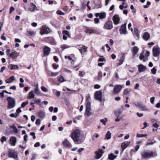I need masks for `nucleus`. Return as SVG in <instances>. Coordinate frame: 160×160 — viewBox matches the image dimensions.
Segmentation results:
<instances>
[{
  "mask_svg": "<svg viewBox=\"0 0 160 160\" xmlns=\"http://www.w3.org/2000/svg\"><path fill=\"white\" fill-rule=\"evenodd\" d=\"M71 137L75 142H82L85 138L84 135L81 134V132L79 129H76L70 134Z\"/></svg>",
  "mask_w": 160,
  "mask_h": 160,
  "instance_id": "obj_1",
  "label": "nucleus"
},
{
  "mask_svg": "<svg viewBox=\"0 0 160 160\" xmlns=\"http://www.w3.org/2000/svg\"><path fill=\"white\" fill-rule=\"evenodd\" d=\"M141 155L143 158H147L153 156H157L156 152H154L152 151H144L141 153Z\"/></svg>",
  "mask_w": 160,
  "mask_h": 160,
  "instance_id": "obj_2",
  "label": "nucleus"
},
{
  "mask_svg": "<svg viewBox=\"0 0 160 160\" xmlns=\"http://www.w3.org/2000/svg\"><path fill=\"white\" fill-rule=\"evenodd\" d=\"M8 102V107L9 109L13 108L15 106V99L11 97H8L7 99Z\"/></svg>",
  "mask_w": 160,
  "mask_h": 160,
  "instance_id": "obj_3",
  "label": "nucleus"
},
{
  "mask_svg": "<svg viewBox=\"0 0 160 160\" xmlns=\"http://www.w3.org/2000/svg\"><path fill=\"white\" fill-rule=\"evenodd\" d=\"M50 32V29L47 26H42L41 28L40 33L41 35L46 34H47Z\"/></svg>",
  "mask_w": 160,
  "mask_h": 160,
  "instance_id": "obj_4",
  "label": "nucleus"
},
{
  "mask_svg": "<svg viewBox=\"0 0 160 160\" xmlns=\"http://www.w3.org/2000/svg\"><path fill=\"white\" fill-rule=\"evenodd\" d=\"M113 28L112 22L111 21L107 22L104 24L103 28L107 30H111Z\"/></svg>",
  "mask_w": 160,
  "mask_h": 160,
  "instance_id": "obj_5",
  "label": "nucleus"
},
{
  "mask_svg": "<svg viewBox=\"0 0 160 160\" xmlns=\"http://www.w3.org/2000/svg\"><path fill=\"white\" fill-rule=\"evenodd\" d=\"M126 23L122 25L119 29L120 33L121 34H126L127 33L126 31Z\"/></svg>",
  "mask_w": 160,
  "mask_h": 160,
  "instance_id": "obj_6",
  "label": "nucleus"
},
{
  "mask_svg": "<svg viewBox=\"0 0 160 160\" xmlns=\"http://www.w3.org/2000/svg\"><path fill=\"white\" fill-rule=\"evenodd\" d=\"M153 52L154 57L158 56L160 53V48L158 47H154L153 49Z\"/></svg>",
  "mask_w": 160,
  "mask_h": 160,
  "instance_id": "obj_7",
  "label": "nucleus"
},
{
  "mask_svg": "<svg viewBox=\"0 0 160 160\" xmlns=\"http://www.w3.org/2000/svg\"><path fill=\"white\" fill-rule=\"evenodd\" d=\"M8 157L14 159L18 158V155L14 150H9L8 154Z\"/></svg>",
  "mask_w": 160,
  "mask_h": 160,
  "instance_id": "obj_8",
  "label": "nucleus"
},
{
  "mask_svg": "<svg viewBox=\"0 0 160 160\" xmlns=\"http://www.w3.org/2000/svg\"><path fill=\"white\" fill-rule=\"evenodd\" d=\"M112 20L114 24L115 25H117L119 22L120 18L119 15L117 14L115 15L112 17Z\"/></svg>",
  "mask_w": 160,
  "mask_h": 160,
  "instance_id": "obj_9",
  "label": "nucleus"
},
{
  "mask_svg": "<svg viewBox=\"0 0 160 160\" xmlns=\"http://www.w3.org/2000/svg\"><path fill=\"white\" fill-rule=\"evenodd\" d=\"M102 92L101 91L96 92L95 94V96L96 99L101 102L102 100Z\"/></svg>",
  "mask_w": 160,
  "mask_h": 160,
  "instance_id": "obj_10",
  "label": "nucleus"
},
{
  "mask_svg": "<svg viewBox=\"0 0 160 160\" xmlns=\"http://www.w3.org/2000/svg\"><path fill=\"white\" fill-rule=\"evenodd\" d=\"M122 86L119 85H115L114 88L113 92L117 94L122 89Z\"/></svg>",
  "mask_w": 160,
  "mask_h": 160,
  "instance_id": "obj_11",
  "label": "nucleus"
},
{
  "mask_svg": "<svg viewBox=\"0 0 160 160\" xmlns=\"http://www.w3.org/2000/svg\"><path fill=\"white\" fill-rule=\"evenodd\" d=\"M50 48L48 46H45L43 48V55L44 56H47L49 55L50 52Z\"/></svg>",
  "mask_w": 160,
  "mask_h": 160,
  "instance_id": "obj_12",
  "label": "nucleus"
},
{
  "mask_svg": "<svg viewBox=\"0 0 160 160\" xmlns=\"http://www.w3.org/2000/svg\"><path fill=\"white\" fill-rule=\"evenodd\" d=\"M125 54L123 53L122 56L120 57L119 59V62L116 64L117 66H120L123 63L125 59Z\"/></svg>",
  "mask_w": 160,
  "mask_h": 160,
  "instance_id": "obj_13",
  "label": "nucleus"
},
{
  "mask_svg": "<svg viewBox=\"0 0 160 160\" xmlns=\"http://www.w3.org/2000/svg\"><path fill=\"white\" fill-rule=\"evenodd\" d=\"M17 142V138L15 137H12L10 138L9 143L12 146H15Z\"/></svg>",
  "mask_w": 160,
  "mask_h": 160,
  "instance_id": "obj_14",
  "label": "nucleus"
},
{
  "mask_svg": "<svg viewBox=\"0 0 160 160\" xmlns=\"http://www.w3.org/2000/svg\"><path fill=\"white\" fill-rule=\"evenodd\" d=\"M95 16L98 17V16L100 19L104 18L106 17V13L104 12H101V13H97L95 14Z\"/></svg>",
  "mask_w": 160,
  "mask_h": 160,
  "instance_id": "obj_15",
  "label": "nucleus"
},
{
  "mask_svg": "<svg viewBox=\"0 0 160 160\" xmlns=\"http://www.w3.org/2000/svg\"><path fill=\"white\" fill-rule=\"evenodd\" d=\"M63 144L65 147L70 148L72 147V145L67 139H65L63 142Z\"/></svg>",
  "mask_w": 160,
  "mask_h": 160,
  "instance_id": "obj_16",
  "label": "nucleus"
},
{
  "mask_svg": "<svg viewBox=\"0 0 160 160\" xmlns=\"http://www.w3.org/2000/svg\"><path fill=\"white\" fill-rule=\"evenodd\" d=\"M103 153L104 152H102L101 149H99L98 151L96 152H95L96 154V158L98 159L100 158Z\"/></svg>",
  "mask_w": 160,
  "mask_h": 160,
  "instance_id": "obj_17",
  "label": "nucleus"
},
{
  "mask_svg": "<svg viewBox=\"0 0 160 160\" xmlns=\"http://www.w3.org/2000/svg\"><path fill=\"white\" fill-rule=\"evenodd\" d=\"M151 122L152 123L153 126L156 128V129H153V131H157V129L158 127V125L157 123V121L156 120L154 119H152L151 120Z\"/></svg>",
  "mask_w": 160,
  "mask_h": 160,
  "instance_id": "obj_18",
  "label": "nucleus"
},
{
  "mask_svg": "<svg viewBox=\"0 0 160 160\" xmlns=\"http://www.w3.org/2000/svg\"><path fill=\"white\" fill-rule=\"evenodd\" d=\"M18 55L19 53L16 51H15L11 53L9 55V57L12 59H15L17 58Z\"/></svg>",
  "mask_w": 160,
  "mask_h": 160,
  "instance_id": "obj_19",
  "label": "nucleus"
},
{
  "mask_svg": "<svg viewBox=\"0 0 160 160\" xmlns=\"http://www.w3.org/2000/svg\"><path fill=\"white\" fill-rule=\"evenodd\" d=\"M130 143V142L125 141L122 143L121 145V147L123 150H124L129 145Z\"/></svg>",
  "mask_w": 160,
  "mask_h": 160,
  "instance_id": "obj_20",
  "label": "nucleus"
},
{
  "mask_svg": "<svg viewBox=\"0 0 160 160\" xmlns=\"http://www.w3.org/2000/svg\"><path fill=\"white\" fill-rule=\"evenodd\" d=\"M30 7L29 8V10L32 12H34L37 9V8L35 4L33 3H31L30 4Z\"/></svg>",
  "mask_w": 160,
  "mask_h": 160,
  "instance_id": "obj_21",
  "label": "nucleus"
},
{
  "mask_svg": "<svg viewBox=\"0 0 160 160\" xmlns=\"http://www.w3.org/2000/svg\"><path fill=\"white\" fill-rule=\"evenodd\" d=\"M138 70L139 72L144 71L146 68L142 64H140L138 66Z\"/></svg>",
  "mask_w": 160,
  "mask_h": 160,
  "instance_id": "obj_22",
  "label": "nucleus"
},
{
  "mask_svg": "<svg viewBox=\"0 0 160 160\" xmlns=\"http://www.w3.org/2000/svg\"><path fill=\"white\" fill-rule=\"evenodd\" d=\"M90 98L89 97H88L87 98L86 110H91V104L89 101V99Z\"/></svg>",
  "mask_w": 160,
  "mask_h": 160,
  "instance_id": "obj_23",
  "label": "nucleus"
},
{
  "mask_svg": "<svg viewBox=\"0 0 160 160\" xmlns=\"http://www.w3.org/2000/svg\"><path fill=\"white\" fill-rule=\"evenodd\" d=\"M18 65L12 64H10L8 66V68L12 70L14 69H18Z\"/></svg>",
  "mask_w": 160,
  "mask_h": 160,
  "instance_id": "obj_24",
  "label": "nucleus"
},
{
  "mask_svg": "<svg viewBox=\"0 0 160 160\" xmlns=\"http://www.w3.org/2000/svg\"><path fill=\"white\" fill-rule=\"evenodd\" d=\"M15 80V78L13 76H11L9 78L6 80L5 82L7 83H10L12 82Z\"/></svg>",
  "mask_w": 160,
  "mask_h": 160,
  "instance_id": "obj_25",
  "label": "nucleus"
},
{
  "mask_svg": "<svg viewBox=\"0 0 160 160\" xmlns=\"http://www.w3.org/2000/svg\"><path fill=\"white\" fill-rule=\"evenodd\" d=\"M150 36V34L148 32H145L143 34V38L144 40L147 41L149 39Z\"/></svg>",
  "mask_w": 160,
  "mask_h": 160,
  "instance_id": "obj_26",
  "label": "nucleus"
},
{
  "mask_svg": "<svg viewBox=\"0 0 160 160\" xmlns=\"http://www.w3.org/2000/svg\"><path fill=\"white\" fill-rule=\"evenodd\" d=\"M87 48L88 47H86L85 46H82V47H81L79 48V50L80 51L81 53L82 54L87 51Z\"/></svg>",
  "mask_w": 160,
  "mask_h": 160,
  "instance_id": "obj_27",
  "label": "nucleus"
},
{
  "mask_svg": "<svg viewBox=\"0 0 160 160\" xmlns=\"http://www.w3.org/2000/svg\"><path fill=\"white\" fill-rule=\"evenodd\" d=\"M35 94L34 91H32L30 92L28 96V98L30 99H32L34 98Z\"/></svg>",
  "mask_w": 160,
  "mask_h": 160,
  "instance_id": "obj_28",
  "label": "nucleus"
},
{
  "mask_svg": "<svg viewBox=\"0 0 160 160\" xmlns=\"http://www.w3.org/2000/svg\"><path fill=\"white\" fill-rule=\"evenodd\" d=\"M111 133L110 131H108L105 136V139L106 140L110 139L111 138Z\"/></svg>",
  "mask_w": 160,
  "mask_h": 160,
  "instance_id": "obj_29",
  "label": "nucleus"
},
{
  "mask_svg": "<svg viewBox=\"0 0 160 160\" xmlns=\"http://www.w3.org/2000/svg\"><path fill=\"white\" fill-rule=\"evenodd\" d=\"M35 88L34 89V92L37 95H40L41 94V92L38 88V85L37 84L35 86Z\"/></svg>",
  "mask_w": 160,
  "mask_h": 160,
  "instance_id": "obj_30",
  "label": "nucleus"
},
{
  "mask_svg": "<svg viewBox=\"0 0 160 160\" xmlns=\"http://www.w3.org/2000/svg\"><path fill=\"white\" fill-rule=\"evenodd\" d=\"M138 48L136 46H134L132 50V52L133 53V56H135L137 54V53L138 51Z\"/></svg>",
  "mask_w": 160,
  "mask_h": 160,
  "instance_id": "obj_31",
  "label": "nucleus"
},
{
  "mask_svg": "<svg viewBox=\"0 0 160 160\" xmlns=\"http://www.w3.org/2000/svg\"><path fill=\"white\" fill-rule=\"evenodd\" d=\"M22 111H17L15 113H12L10 116L12 117H17L18 116L19 114Z\"/></svg>",
  "mask_w": 160,
  "mask_h": 160,
  "instance_id": "obj_32",
  "label": "nucleus"
},
{
  "mask_svg": "<svg viewBox=\"0 0 160 160\" xmlns=\"http://www.w3.org/2000/svg\"><path fill=\"white\" fill-rule=\"evenodd\" d=\"M116 157V156L113 153L110 154L108 156V159L110 160H113Z\"/></svg>",
  "mask_w": 160,
  "mask_h": 160,
  "instance_id": "obj_33",
  "label": "nucleus"
},
{
  "mask_svg": "<svg viewBox=\"0 0 160 160\" xmlns=\"http://www.w3.org/2000/svg\"><path fill=\"white\" fill-rule=\"evenodd\" d=\"M39 117L40 118H42L45 115V113L43 111H41L38 113Z\"/></svg>",
  "mask_w": 160,
  "mask_h": 160,
  "instance_id": "obj_34",
  "label": "nucleus"
},
{
  "mask_svg": "<svg viewBox=\"0 0 160 160\" xmlns=\"http://www.w3.org/2000/svg\"><path fill=\"white\" fill-rule=\"evenodd\" d=\"M58 79L59 82H61L65 81L64 77L61 75H60L58 77Z\"/></svg>",
  "mask_w": 160,
  "mask_h": 160,
  "instance_id": "obj_35",
  "label": "nucleus"
},
{
  "mask_svg": "<svg viewBox=\"0 0 160 160\" xmlns=\"http://www.w3.org/2000/svg\"><path fill=\"white\" fill-rule=\"evenodd\" d=\"M99 137V135L97 133H95L93 135L92 139L94 141L96 139L98 138Z\"/></svg>",
  "mask_w": 160,
  "mask_h": 160,
  "instance_id": "obj_36",
  "label": "nucleus"
},
{
  "mask_svg": "<svg viewBox=\"0 0 160 160\" xmlns=\"http://www.w3.org/2000/svg\"><path fill=\"white\" fill-rule=\"evenodd\" d=\"M139 58L141 60H143V62H145L147 60L145 59V57L144 56L142 53H141L139 57Z\"/></svg>",
  "mask_w": 160,
  "mask_h": 160,
  "instance_id": "obj_37",
  "label": "nucleus"
},
{
  "mask_svg": "<svg viewBox=\"0 0 160 160\" xmlns=\"http://www.w3.org/2000/svg\"><path fill=\"white\" fill-rule=\"evenodd\" d=\"M92 114V112H90V111H86L85 115L86 116H91Z\"/></svg>",
  "mask_w": 160,
  "mask_h": 160,
  "instance_id": "obj_38",
  "label": "nucleus"
},
{
  "mask_svg": "<svg viewBox=\"0 0 160 160\" xmlns=\"http://www.w3.org/2000/svg\"><path fill=\"white\" fill-rule=\"evenodd\" d=\"M102 73L101 71L99 72L98 75V80H101L102 78Z\"/></svg>",
  "mask_w": 160,
  "mask_h": 160,
  "instance_id": "obj_39",
  "label": "nucleus"
},
{
  "mask_svg": "<svg viewBox=\"0 0 160 160\" xmlns=\"http://www.w3.org/2000/svg\"><path fill=\"white\" fill-rule=\"evenodd\" d=\"M49 40L51 44L54 45L55 44V42L54 39L52 38H49Z\"/></svg>",
  "mask_w": 160,
  "mask_h": 160,
  "instance_id": "obj_40",
  "label": "nucleus"
},
{
  "mask_svg": "<svg viewBox=\"0 0 160 160\" xmlns=\"http://www.w3.org/2000/svg\"><path fill=\"white\" fill-rule=\"evenodd\" d=\"M10 127L12 128L13 129L14 132L15 133H17L18 132V130L17 128H16L15 126H10Z\"/></svg>",
  "mask_w": 160,
  "mask_h": 160,
  "instance_id": "obj_41",
  "label": "nucleus"
},
{
  "mask_svg": "<svg viewBox=\"0 0 160 160\" xmlns=\"http://www.w3.org/2000/svg\"><path fill=\"white\" fill-rule=\"evenodd\" d=\"M147 135L145 134H139V133H137L136 134V137L138 138H142L143 137H145L147 136Z\"/></svg>",
  "mask_w": 160,
  "mask_h": 160,
  "instance_id": "obj_42",
  "label": "nucleus"
},
{
  "mask_svg": "<svg viewBox=\"0 0 160 160\" xmlns=\"http://www.w3.org/2000/svg\"><path fill=\"white\" fill-rule=\"evenodd\" d=\"M122 113L121 111H116L115 112V114L116 117H119Z\"/></svg>",
  "mask_w": 160,
  "mask_h": 160,
  "instance_id": "obj_43",
  "label": "nucleus"
},
{
  "mask_svg": "<svg viewBox=\"0 0 160 160\" xmlns=\"http://www.w3.org/2000/svg\"><path fill=\"white\" fill-rule=\"evenodd\" d=\"M62 33L64 34V35H66L67 36L70 37L69 32L68 31L66 30H63L62 32Z\"/></svg>",
  "mask_w": 160,
  "mask_h": 160,
  "instance_id": "obj_44",
  "label": "nucleus"
},
{
  "mask_svg": "<svg viewBox=\"0 0 160 160\" xmlns=\"http://www.w3.org/2000/svg\"><path fill=\"white\" fill-rule=\"evenodd\" d=\"M85 31L86 32L89 33H91L94 32L93 30L88 28H86V30H85Z\"/></svg>",
  "mask_w": 160,
  "mask_h": 160,
  "instance_id": "obj_45",
  "label": "nucleus"
},
{
  "mask_svg": "<svg viewBox=\"0 0 160 160\" xmlns=\"http://www.w3.org/2000/svg\"><path fill=\"white\" fill-rule=\"evenodd\" d=\"M107 121V118H105V119H101L100 121L104 125H106V122Z\"/></svg>",
  "mask_w": 160,
  "mask_h": 160,
  "instance_id": "obj_46",
  "label": "nucleus"
},
{
  "mask_svg": "<svg viewBox=\"0 0 160 160\" xmlns=\"http://www.w3.org/2000/svg\"><path fill=\"white\" fill-rule=\"evenodd\" d=\"M134 32L136 36L138 38L139 34L138 30L137 29H134Z\"/></svg>",
  "mask_w": 160,
  "mask_h": 160,
  "instance_id": "obj_47",
  "label": "nucleus"
},
{
  "mask_svg": "<svg viewBox=\"0 0 160 160\" xmlns=\"http://www.w3.org/2000/svg\"><path fill=\"white\" fill-rule=\"evenodd\" d=\"M151 2L149 1H148L147 2V4L145 5H144L143 6V8H148L149 6L151 5Z\"/></svg>",
  "mask_w": 160,
  "mask_h": 160,
  "instance_id": "obj_48",
  "label": "nucleus"
},
{
  "mask_svg": "<svg viewBox=\"0 0 160 160\" xmlns=\"http://www.w3.org/2000/svg\"><path fill=\"white\" fill-rule=\"evenodd\" d=\"M0 141L2 142H3L7 141V138L3 136L1 138Z\"/></svg>",
  "mask_w": 160,
  "mask_h": 160,
  "instance_id": "obj_49",
  "label": "nucleus"
},
{
  "mask_svg": "<svg viewBox=\"0 0 160 160\" xmlns=\"http://www.w3.org/2000/svg\"><path fill=\"white\" fill-rule=\"evenodd\" d=\"M155 99V98L154 97L151 98L150 99V102L152 104H154Z\"/></svg>",
  "mask_w": 160,
  "mask_h": 160,
  "instance_id": "obj_50",
  "label": "nucleus"
},
{
  "mask_svg": "<svg viewBox=\"0 0 160 160\" xmlns=\"http://www.w3.org/2000/svg\"><path fill=\"white\" fill-rule=\"evenodd\" d=\"M28 102V101H27L26 102H24L22 103L21 105V108H23L26 105H27Z\"/></svg>",
  "mask_w": 160,
  "mask_h": 160,
  "instance_id": "obj_51",
  "label": "nucleus"
},
{
  "mask_svg": "<svg viewBox=\"0 0 160 160\" xmlns=\"http://www.w3.org/2000/svg\"><path fill=\"white\" fill-rule=\"evenodd\" d=\"M130 91L128 89H126L124 90L123 92V94L127 95L129 92Z\"/></svg>",
  "mask_w": 160,
  "mask_h": 160,
  "instance_id": "obj_52",
  "label": "nucleus"
},
{
  "mask_svg": "<svg viewBox=\"0 0 160 160\" xmlns=\"http://www.w3.org/2000/svg\"><path fill=\"white\" fill-rule=\"evenodd\" d=\"M156 71H157V70L154 67H153L151 69L152 73L153 74H155L156 73Z\"/></svg>",
  "mask_w": 160,
  "mask_h": 160,
  "instance_id": "obj_53",
  "label": "nucleus"
},
{
  "mask_svg": "<svg viewBox=\"0 0 160 160\" xmlns=\"http://www.w3.org/2000/svg\"><path fill=\"white\" fill-rule=\"evenodd\" d=\"M150 53L148 51H146L145 53V59L147 60H148V56L149 55Z\"/></svg>",
  "mask_w": 160,
  "mask_h": 160,
  "instance_id": "obj_54",
  "label": "nucleus"
},
{
  "mask_svg": "<svg viewBox=\"0 0 160 160\" xmlns=\"http://www.w3.org/2000/svg\"><path fill=\"white\" fill-rule=\"evenodd\" d=\"M59 74L58 72H52L51 73V76H55L58 75Z\"/></svg>",
  "mask_w": 160,
  "mask_h": 160,
  "instance_id": "obj_55",
  "label": "nucleus"
},
{
  "mask_svg": "<svg viewBox=\"0 0 160 160\" xmlns=\"http://www.w3.org/2000/svg\"><path fill=\"white\" fill-rule=\"evenodd\" d=\"M57 13L58 14L62 15H63L65 14L64 13L62 12L60 10H58L57 12Z\"/></svg>",
  "mask_w": 160,
  "mask_h": 160,
  "instance_id": "obj_56",
  "label": "nucleus"
},
{
  "mask_svg": "<svg viewBox=\"0 0 160 160\" xmlns=\"http://www.w3.org/2000/svg\"><path fill=\"white\" fill-rule=\"evenodd\" d=\"M68 47H69L68 46L65 45H62L61 47V48L62 49V50H64V49L68 48Z\"/></svg>",
  "mask_w": 160,
  "mask_h": 160,
  "instance_id": "obj_57",
  "label": "nucleus"
},
{
  "mask_svg": "<svg viewBox=\"0 0 160 160\" xmlns=\"http://www.w3.org/2000/svg\"><path fill=\"white\" fill-rule=\"evenodd\" d=\"M41 89L44 92H46L48 91L47 89L45 87L43 86H42L41 87Z\"/></svg>",
  "mask_w": 160,
  "mask_h": 160,
  "instance_id": "obj_58",
  "label": "nucleus"
},
{
  "mask_svg": "<svg viewBox=\"0 0 160 160\" xmlns=\"http://www.w3.org/2000/svg\"><path fill=\"white\" fill-rule=\"evenodd\" d=\"M98 61L99 62H103L105 61V59L103 56H101V58L98 59Z\"/></svg>",
  "mask_w": 160,
  "mask_h": 160,
  "instance_id": "obj_59",
  "label": "nucleus"
},
{
  "mask_svg": "<svg viewBox=\"0 0 160 160\" xmlns=\"http://www.w3.org/2000/svg\"><path fill=\"white\" fill-rule=\"evenodd\" d=\"M35 123L36 125H40L41 123V120L40 119H37L36 120Z\"/></svg>",
  "mask_w": 160,
  "mask_h": 160,
  "instance_id": "obj_60",
  "label": "nucleus"
},
{
  "mask_svg": "<svg viewBox=\"0 0 160 160\" xmlns=\"http://www.w3.org/2000/svg\"><path fill=\"white\" fill-rule=\"evenodd\" d=\"M34 101L35 103L38 104L40 102L41 100L40 99H35Z\"/></svg>",
  "mask_w": 160,
  "mask_h": 160,
  "instance_id": "obj_61",
  "label": "nucleus"
},
{
  "mask_svg": "<svg viewBox=\"0 0 160 160\" xmlns=\"http://www.w3.org/2000/svg\"><path fill=\"white\" fill-rule=\"evenodd\" d=\"M14 8L13 7H11L9 9V13H11L14 10Z\"/></svg>",
  "mask_w": 160,
  "mask_h": 160,
  "instance_id": "obj_62",
  "label": "nucleus"
},
{
  "mask_svg": "<svg viewBox=\"0 0 160 160\" xmlns=\"http://www.w3.org/2000/svg\"><path fill=\"white\" fill-rule=\"evenodd\" d=\"M139 145H137L135 147V151H134L133 149H132V151H133L134 152H136L137 151H138V150L139 149Z\"/></svg>",
  "mask_w": 160,
  "mask_h": 160,
  "instance_id": "obj_63",
  "label": "nucleus"
},
{
  "mask_svg": "<svg viewBox=\"0 0 160 160\" xmlns=\"http://www.w3.org/2000/svg\"><path fill=\"white\" fill-rule=\"evenodd\" d=\"M99 20L98 18H96L94 19V23H98Z\"/></svg>",
  "mask_w": 160,
  "mask_h": 160,
  "instance_id": "obj_64",
  "label": "nucleus"
}]
</instances>
